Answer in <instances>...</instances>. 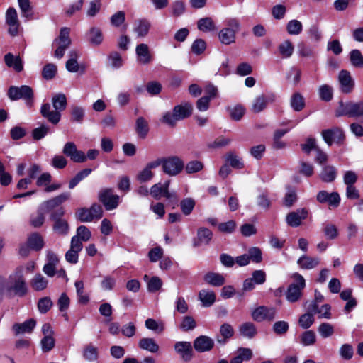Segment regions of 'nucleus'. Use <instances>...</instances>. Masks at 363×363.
<instances>
[{
    "instance_id": "1",
    "label": "nucleus",
    "mask_w": 363,
    "mask_h": 363,
    "mask_svg": "<svg viewBox=\"0 0 363 363\" xmlns=\"http://www.w3.org/2000/svg\"><path fill=\"white\" fill-rule=\"evenodd\" d=\"M28 288L23 274L22 268H18L6 279L0 281V296L11 297L12 294L22 297L26 294Z\"/></svg>"
},
{
    "instance_id": "2",
    "label": "nucleus",
    "mask_w": 363,
    "mask_h": 363,
    "mask_svg": "<svg viewBox=\"0 0 363 363\" xmlns=\"http://www.w3.org/2000/svg\"><path fill=\"white\" fill-rule=\"evenodd\" d=\"M52 104L54 110H51V106L49 103H44L40 107V114L48 122L53 125H57L61 119V112L63 111L67 104L65 94L58 93L52 97Z\"/></svg>"
},
{
    "instance_id": "3",
    "label": "nucleus",
    "mask_w": 363,
    "mask_h": 363,
    "mask_svg": "<svg viewBox=\"0 0 363 363\" xmlns=\"http://www.w3.org/2000/svg\"><path fill=\"white\" fill-rule=\"evenodd\" d=\"M225 27L218 33V39L223 45H228L235 41V35L240 30V23L236 18H230L225 22Z\"/></svg>"
},
{
    "instance_id": "4",
    "label": "nucleus",
    "mask_w": 363,
    "mask_h": 363,
    "mask_svg": "<svg viewBox=\"0 0 363 363\" xmlns=\"http://www.w3.org/2000/svg\"><path fill=\"white\" fill-rule=\"evenodd\" d=\"M336 116H346L350 118L363 117V99L357 101L340 102L336 111Z\"/></svg>"
},
{
    "instance_id": "5",
    "label": "nucleus",
    "mask_w": 363,
    "mask_h": 363,
    "mask_svg": "<svg viewBox=\"0 0 363 363\" xmlns=\"http://www.w3.org/2000/svg\"><path fill=\"white\" fill-rule=\"evenodd\" d=\"M292 277L294 282L288 286L286 298L290 303H295L301 298L302 291L306 286V281L303 277L298 273H294Z\"/></svg>"
},
{
    "instance_id": "6",
    "label": "nucleus",
    "mask_w": 363,
    "mask_h": 363,
    "mask_svg": "<svg viewBox=\"0 0 363 363\" xmlns=\"http://www.w3.org/2000/svg\"><path fill=\"white\" fill-rule=\"evenodd\" d=\"M159 161L162 166L163 172L169 176H176L179 174L184 169L183 161L177 156L158 158L155 160Z\"/></svg>"
},
{
    "instance_id": "7",
    "label": "nucleus",
    "mask_w": 363,
    "mask_h": 363,
    "mask_svg": "<svg viewBox=\"0 0 363 363\" xmlns=\"http://www.w3.org/2000/svg\"><path fill=\"white\" fill-rule=\"evenodd\" d=\"M103 208L98 203H93L89 208H80L76 212V218L81 222L88 223L99 220L103 216Z\"/></svg>"
},
{
    "instance_id": "8",
    "label": "nucleus",
    "mask_w": 363,
    "mask_h": 363,
    "mask_svg": "<svg viewBox=\"0 0 363 363\" xmlns=\"http://www.w3.org/2000/svg\"><path fill=\"white\" fill-rule=\"evenodd\" d=\"M98 199L106 211L116 209L121 202L120 196L113 194V191L111 188L100 190Z\"/></svg>"
},
{
    "instance_id": "9",
    "label": "nucleus",
    "mask_w": 363,
    "mask_h": 363,
    "mask_svg": "<svg viewBox=\"0 0 363 363\" xmlns=\"http://www.w3.org/2000/svg\"><path fill=\"white\" fill-rule=\"evenodd\" d=\"M8 96L12 101L21 99L26 100L27 105L31 106L33 97L32 89L26 85L21 86H11L8 90Z\"/></svg>"
},
{
    "instance_id": "10",
    "label": "nucleus",
    "mask_w": 363,
    "mask_h": 363,
    "mask_svg": "<svg viewBox=\"0 0 363 363\" xmlns=\"http://www.w3.org/2000/svg\"><path fill=\"white\" fill-rule=\"evenodd\" d=\"M277 315V309L274 307H267L260 306L252 311L251 315L252 319L258 323L267 321L271 322L274 320Z\"/></svg>"
},
{
    "instance_id": "11",
    "label": "nucleus",
    "mask_w": 363,
    "mask_h": 363,
    "mask_svg": "<svg viewBox=\"0 0 363 363\" xmlns=\"http://www.w3.org/2000/svg\"><path fill=\"white\" fill-rule=\"evenodd\" d=\"M321 135L325 143L329 146L333 143L342 144L345 139L342 130L337 127L324 130Z\"/></svg>"
},
{
    "instance_id": "12",
    "label": "nucleus",
    "mask_w": 363,
    "mask_h": 363,
    "mask_svg": "<svg viewBox=\"0 0 363 363\" xmlns=\"http://www.w3.org/2000/svg\"><path fill=\"white\" fill-rule=\"evenodd\" d=\"M62 153L76 163H83L86 161L84 152L82 150H78L77 145L73 142H67L65 144Z\"/></svg>"
},
{
    "instance_id": "13",
    "label": "nucleus",
    "mask_w": 363,
    "mask_h": 363,
    "mask_svg": "<svg viewBox=\"0 0 363 363\" xmlns=\"http://www.w3.org/2000/svg\"><path fill=\"white\" fill-rule=\"evenodd\" d=\"M316 200L320 203H327L330 208H335L339 206L341 199L336 191L329 193L327 191L321 190L317 194Z\"/></svg>"
},
{
    "instance_id": "14",
    "label": "nucleus",
    "mask_w": 363,
    "mask_h": 363,
    "mask_svg": "<svg viewBox=\"0 0 363 363\" xmlns=\"http://www.w3.org/2000/svg\"><path fill=\"white\" fill-rule=\"evenodd\" d=\"M70 199V193L69 192H63L49 200L43 201L40 205V211H43L44 212H49L52 210H54L55 208L60 206L66 201Z\"/></svg>"
},
{
    "instance_id": "15",
    "label": "nucleus",
    "mask_w": 363,
    "mask_h": 363,
    "mask_svg": "<svg viewBox=\"0 0 363 363\" xmlns=\"http://www.w3.org/2000/svg\"><path fill=\"white\" fill-rule=\"evenodd\" d=\"M308 216V211L306 208H298L295 211L289 213L286 217L287 225L292 228L300 226L303 220Z\"/></svg>"
},
{
    "instance_id": "16",
    "label": "nucleus",
    "mask_w": 363,
    "mask_h": 363,
    "mask_svg": "<svg viewBox=\"0 0 363 363\" xmlns=\"http://www.w3.org/2000/svg\"><path fill=\"white\" fill-rule=\"evenodd\" d=\"M6 23L9 26L8 32L11 36H16L20 26L16 10L10 7L6 12Z\"/></svg>"
},
{
    "instance_id": "17",
    "label": "nucleus",
    "mask_w": 363,
    "mask_h": 363,
    "mask_svg": "<svg viewBox=\"0 0 363 363\" xmlns=\"http://www.w3.org/2000/svg\"><path fill=\"white\" fill-rule=\"evenodd\" d=\"M169 181L165 182L164 184L158 183L154 184L150 189V194L155 199H160L161 197L171 199L175 197L174 193L169 192Z\"/></svg>"
},
{
    "instance_id": "18",
    "label": "nucleus",
    "mask_w": 363,
    "mask_h": 363,
    "mask_svg": "<svg viewBox=\"0 0 363 363\" xmlns=\"http://www.w3.org/2000/svg\"><path fill=\"white\" fill-rule=\"evenodd\" d=\"M82 249L83 244L78 242L74 238H72L70 248L65 255L66 261L72 264H77L79 260V252Z\"/></svg>"
},
{
    "instance_id": "19",
    "label": "nucleus",
    "mask_w": 363,
    "mask_h": 363,
    "mask_svg": "<svg viewBox=\"0 0 363 363\" xmlns=\"http://www.w3.org/2000/svg\"><path fill=\"white\" fill-rule=\"evenodd\" d=\"M175 352L180 355L183 360L189 362L193 356L192 345L190 342L179 341L174 344Z\"/></svg>"
},
{
    "instance_id": "20",
    "label": "nucleus",
    "mask_w": 363,
    "mask_h": 363,
    "mask_svg": "<svg viewBox=\"0 0 363 363\" xmlns=\"http://www.w3.org/2000/svg\"><path fill=\"white\" fill-rule=\"evenodd\" d=\"M214 346V340L206 335H200L194 341V347L198 352L210 351Z\"/></svg>"
},
{
    "instance_id": "21",
    "label": "nucleus",
    "mask_w": 363,
    "mask_h": 363,
    "mask_svg": "<svg viewBox=\"0 0 363 363\" xmlns=\"http://www.w3.org/2000/svg\"><path fill=\"white\" fill-rule=\"evenodd\" d=\"M338 81L342 92L349 94L352 91L354 83L348 71L345 69L341 70L339 73Z\"/></svg>"
},
{
    "instance_id": "22",
    "label": "nucleus",
    "mask_w": 363,
    "mask_h": 363,
    "mask_svg": "<svg viewBox=\"0 0 363 363\" xmlns=\"http://www.w3.org/2000/svg\"><path fill=\"white\" fill-rule=\"evenodd\" d=\"M276 96L273 94L258 96L252 104V111L254 113L262 111L267 107V104L274 102Z\"/></svg>"
},
{
    "instance_id": "23",
    "label": "nucleus",
    "mask_w": 363,
    "mask_h": 363,
    "mask_svg": "<svg viewBox=\"0 0 363 363\" xmlns=\"http://www.w3.org/2000/svg\"><path fill=\"white\" fill-rule=\"evenodd\" d=\"M137 60L142 65H147L152 61V55L149 47L145 43L138 44L135 48Z\"/></svg>"
},
{
    "instance_id": "24",
    "label": "nucleus",
    "mask_w": 363,
    "mask_h": 363,
    "mask_svg": "<svg viewBox=\"0 0 363 363\" xmlns=\"http://www.w3.org/2000/svg\"><path fill=\"white\" fill-rule=\"evenodd\" d=\"M213 233L205 227L199 228L196 233V238L194 241V245L199 247L201 245H208L212 240Z\"/></svg>"
},
{
    "instance_id": "25",
    "label": "nucleus",
    "mask_w": 363,
    "mask_h": 363,
    "mask_svg": "<svg viewBox=\"0 0 363 363\" xmlns=\"http://www.w3.org/2000/svg\"><path fill=\"white\" fill-rule=\"evenodd\" d=\"M36 326V321L33 318L26 320L21 323H15L13 327V331L15 335H18L24 333H31Z\"/></svg>"
},
{
    "instance_id": "26",
    "label": "nucleus",
    "mask_w": 363,
    "mask_h": 363,
    "mask_svg": "<svg viewBox=\"0 0 363 363\" xmlns=\"http://www.w3.org/2000/svg\"><path fill=\"white\" fill-rule=\"evenodd\" d=\"M337 176V170L333 165L324 164L322 167L319 174L320 180L325 183H331L334 182Z\"/></svg>"
},
{
    "instance_id": "27",
    "label": "nucleus",
    "mask_w": 363,
    "mask_h": 363,
    "mask_svg": "<svg viewBox=\"0 0 363 363\" xmlns=\"http://www.w3.org/2000/svg\"><path fill=\"white\" fill-rule=\"evenodd\" d=\"M159 166H160L159 161L154 160L149 162L146 167L137 175L138 180L140 182H146L151 180L153 177L152 169L157 168Z\"/></svg>"
},
{
    "instance_id": "28",
    "label": "nucleus",
    "mask_w": 363,
    "mask_h": 363,
    "mask_svg": "<svg viewBox=\"0 0 363 363\" xmlns=\"http://www.w3.org/2000/svg\"><path fill=\"white\" fill-rule=\"evenodd\" d=\"M151 27L150 21L145 18L138 19L134 23L133 31L139 38H145Z\"/></svg>"
},
{
    "instance_id": "29",
    "label": "nucleus",
    "mask_w": 363,
    "mask_h": 363,
    "mask_svg": "<svg viewBox=\"0 0 363 363\" xmlns=\"http://www.w3.org/2000/svg\"><path fill=\"white\" fill-rule=\"evenodd\" d=\"M4 62L8 67L13 69L16 72H20L23 69V63L21 58L11 52L4 55Z\"/></svg>"
},
{
    "instance_id": "30",
    "label": "nucleus",
    "mask_w": 363,
    "mask_h": 363,
    "mask_svg": "<svg viewBox=\"0 0 363 363\" xmlns=\"http://www.w3.org/2000/svg\"><path fill=\"white\" fill-rule=\"evenodd\" d=\"M78 54L76 51L69 52V59L66 62V69L69 72H85V66L79 65L77 62Z\"/></svg>"
},
{
    "instance_id": "31",
    "label": "nucleus",
    "mask_w": 363,
    "mask_h": 363,
    "mask_svg": "<svg viewBox=\"0 0 363 363\" xmlns=\"http://www.w3.org/2000/svg\"><path fill=\"white\" fill-rule=\"evenodd\" d=\"M238 331L241 336L247 339H252L257 334V327L252 322H245L241 324L238 328Z\"/></svg>"
},
{
    "instance_id": "32",
    "label": "nucleus",
    "mask_w": 363,
    "mask_h": 363,
    "mask_svg": "<svg viewBox=\"0 0 363 363\" xmlns=\"http://www.w3.org/2000/svg\"><path fill=\"white\" fill-rule=\"evenodd\" d=\"M88 41L93 45L97 46L102 43L104 35L101 28L99 27H91L86 33Z\"/></svg>"
},
{
    "instance_id": "33",
    "label": "nucleus",
    "mask_w": 363,
    "mask_h": 363,
    "mask_svg": "<svg viewBox=\"0 0 363 363\" xmlns=\"http://www.w3.org/2000/svg\"><path fill=\"white\" fill-rule=\"evenodd\" d=\"M297 263L302 269H311L319 264L320 258L303 255L298 259Z\"/></svg>"
},
{
    "instance_id": "34",
    "label": "nucleus",
    "mask_w": 363,
    "mask_h": 363,
    "mask_svg": "<svg viewBox=\"0 0 363 363\" xmlns=\"http://www.w3.org/2000/svg\"><path fill=\"white\" fill-rule=\"evenodd\" d=\"M199 299L203 307H210L216 301V295L212 291L203 289L199 291Z\"/></svg>"
},
{
    "instance_id": "35",
    "label": "nucleus",
    "mask_w": 363,
    "mask_h": 363,
    "mask_svg": "<svg viewBox=\"0 0 363 363\" xmlns=\"http://www.w3.org/2000/svg\"><path fill=\"white\" fill-rule=\"evenodd\" d=\"M138 346L140 349L155 353L159 350V346L156 341L151 337H143L140 340Z\"/></svg>"
},
{
    "instance_id": "36",
    "label": "nucleus",
    "mask_w": 363,
    "mask_h": 363,
    "mask_svg": "<svg viewBox=\"0 0 363 363\" xmlns=\"http://www.w3.org/2000/svg\"><path fill=\"white\" fill-rule=\"evenodd\" d=\"M30 285L33 290L41 291L48 287V280L41 274H36L31 279Z\"/></svg>"
},
{
    "instance_id": "37",
    "label": "nucleus",
    "mask_w": 363,
    "mask_h": 363,
    "mask_svg": "<svg viewBox=\"0 0 363 363\" xmlns=\"http://www.w3.org/2000/svg\"><path fill=\"white\" fill-rule=\"evenodd\" d=\"M28 245L33 250L39 251L44 246L43 237L38 233L31 234L28 238Z\"/></svg>"
},
{
    "instance_id": "38",
    "label": "nucleus",
    "mask_w": 363,
    "mask_h": 363,
    "mask_svg": "<svg viewBox=\"0 0 363 363\" xmlns=\"http://www.w3.org/2000/svg\"><path fill=\"white\" fill-rule=\"evenodd\" d=\"M173 111L177 114L178 118L182 120L191 116L192 113V105L189 103L177 105L174 107Z\"/></svg>"
},
{
    "instance_id": "39",
    "label": "nucleus",
    "mask_w": 363,
    "mask_h": 363,
    "mask_svg": "<svg viewBox=\"0 0 363 363\" xmlns=\"http://www.w3.org/2000/svg\"><path fill=\"white\" fill-rule=\"evenodd\" d=\"M203 279L213 286H220L225 283L224 277L218 273L208 272L205 274Z\"/></svg>"
},
{
    "instance_id": "40",
    "label": "nucleus",
    "mask_w": 363,
    "mask_h": 363,
    "mask_svg": "<svg viewBox=\"0 0 363 363\" xmlns=\"http://www.w3.org/2000/svg\"><path fill=\"white\" fill-rule=\"evenodd\" d=\"M55 42L58 43V46L67 50L71 43V40L69 38V28H61L60 36L57 39L55 40Z\"/></svg>"
},
{
    "instance_id": "41",
    "label": "nucleus",
    "mask_w": 363,
    "mask_h": 363,
    "mask_svg": "<svg viewBox=\"0 0 363 363\" xmlns=\"http://www.w3.org/2000/svg\"><path fill=\"white\" fill-rule=\"evenodd\" d=\"M198 29L202 32L208 33L216 29L215 23L210 17L202 18L197 22Z\"/></svg>"
},
{
    "instance_id": "42",
    "label": "nucleus",
    "mask_w": 363,
    "mask_h": 363,
    "mask_svg": "<svg viewBox=\"0 0 363 363\" xmlns=\"http://www.w3.org/2000/svg\"><path fill=\"white\" fill-rule=\"evenodd\" d=\"M294 46L292 43L286 40L279 45V52L283 58H289L294 53Z\"/></svg>"
},
{
    "instance_id": "43",
    "label": "nucleus",
    "mask_w": 363,
    "mask_h": 363,
    "mask_svg": "<svg viewBox=\"0 0 363 363\" xmlns=\"http://www.w3.org/2000/svg\"><path fill=\"white\" fill-rule=\"evenodd\" d=\"M52 229L60 235H66L69 230V225L65 219L53 221Z\"/></svg>"
},
{
    "instance_id": "44",
    "label": "nucleus",
    "mask_w": 363,
    "mask_h": 363,
    "mask_svg": "<svg viewBox=\"0 0 363 363\" xmlns=\"http://www.w3.org/2000/svg\"><path fill=\"white\" fill-rule=\"evenodd\" d=\"M82 353L84 358L89 362H94L99 357L98 348L92 344L86 345Z\"/></svg>"
},
{
    "instance_id": "45",
    "label": "nucleus",
    "mask_w": 363,
    "mask_h": 363,
    "mask_svg": "<svg viewBox=\"0 0 363 363\" xmlns=\"http://www.w3.org/2000/svg\"><path fill=\"white\" fill-rule=\"evenodd\" d=\"M135 130L141 138H145L149 131L147 121L143 117H139L136 120Z\"/></svg>"
},
{
    "instance_id": "46",
    "label": "nucleus",
    "mask_w": 363,
    "mask_h": 363,
    "mask_svg": "<svg viewBox=\"0 0 363 363\" xmlns=\"http://www.w3.org/2000/svg\"><path fill=\"white\" fill-rule=\"evenodd\" d=\"M179 206L183 214L189 216L193 211L196 206V201L191 197L184 198L180 201Z\"/></svg>"
},
{
    "instance_id": "47",
    "label": "nucleus",
    "mask_w": 363,
    "mask_h": 363,
    "mask_svg": "<svg viewBox=\"0 0 363 363\" xmlns=\"http://www.w3.org/2000/svg\"><path fill=\"white\" fill-rule=\"evenodd\" d=\"M91 237V233L89 229L85 225H80L77 229V234L72 238H74L78 242L82 243V242L89 241Z\"/></svg>"
},
{
    "instance_id": "48",
    "label": "nucleus",
    "mask_w": 363,
    "mask_h": 363,
    "mask_svg": "<svg viewBox=\"0 0 363 363\" xmlns=\"http://www.w3.org/2000/svg\"><path fill=\"white\" fill-rule=\"evenodd\" d=\"M92 172L91 169L86 168L79 172L69 182V188L74 189L81 181L87 177Z\"/></svg>"
},
{
    "instance_id": "49",
    "label": "nucleus",
    "mask_w": 363,
    "mask_h": 363,
    "mask_svg": "<svg viewBox=\"0 0 363 363\" xmlns=\"http://www.w3.org/2000/svg\"><path fill=\"white\" fill-rule=\"evenodd\" d=\"M74 286L76 288V292L78 298V301L82 304H86L89 301V296L88 294L84 293V282L82 280L75 281Z\"/></svg>"
},
{
    "instance_id": "50",
    "label": "nucleus",
    "mask_w": 363,
    "mask_h": 363,
    "mask_svg": "<svg viewBox=\"0 0 363 363\" xmlns=\"http://www.w3.org/2000/svg\"><path fill=\"white\" fill-rule=\"evenodd\" d=\"M85 116L84 108L79 106H74L71 108V120L77 123H82Z\"/></svg>"
},
{
    "instance_id": "51",
    "label": "nucleus",
    "mask_w": 363,
    "mask_h": 363,
    "mask_svg": "<svg viewBox=\"0 0 363 363\" xmlns=\"http://www.w3.org/2000/svg\"><path fill=\"white\" fill-rule=\"evenodd\" d=\"M315 341L316 336L313 330H306L300 336V342L304 347L313 345Z\"/></svg>"
},
{
    "instance_id": "52",
    "label": "nucleus",
    "mask_w": 363,
    "mask_h": 363,
    "mask_svg": "<svg viewBox=\"0 0 363 363\" xmlns=\"http://www.w3.org/2000/svg\"><path fill=\"white\" fill-rule=\"evenodd\" d=\"M305 106L304 99L300 93H295L291 98V106L295 111H301Z\"/></svg>"
},
{
    "instance_id": "53",
    "label": "nucleus",
    "mask_w": 363,
    "mask_h": 363,
    "mask_svg": "<svg viewBox=\"0 0 363 363\" xmlns=\"http://www.w3.org/2000/svg\"><path fill=\"white\" fill-rule=\"evenodd\" d=\"M302 23L296 19L289 21L286 25V30L290 35H297L302 32Z\"/></svg>"
},
{
    "instance_id": "54",
    "label": "nucleus",
    "mask_w": 363,
    "mask_h": 363,
    "mask_svg": "<svg viewBox=\"0 0 363 363\" xmlns=\"http://www.w3.org/2000/svg\"><path fill=\"white\" fill-rule=\"evenodd\" d=\"M220 333L223 339H218V342L221 344H225L226 340L230 338L234 334L233 327L228 323H224L220 326Z\"/></svg>"
},
{
    "instance_id": "55",
    "label": "nucleus",
    "mask_w": 363,
    "mask_h": 363,
    "mask_svg": "<svg viewBox=\"0 0 363 363\" xmlns=\"http://www.w3.org/2000/svg\"><path fill=\"white\" fill-rule=\"evenodd\" d=\"M257 205L261 209L267 211L271 206V201L269 198V195L266 191H261L257 197Z\"/></svg>"
},
{
    "instance_id": "56",
    "label": "nucleus",
    "mask_w": 363,
    "mask_h": 363,
    "mask_svg": "<svg viewBox=\"0 0 363 363\" xmlns=\"http://www.w3.org/2000/svg\"><path fill=\"white\" fill-rule=\"evenodd\" d=\"M225 160L233 168L242 169L244 164L242 160L233 152H229L225 156Z\"/></svg>"
},
{
    "instance_id": "57",
    "label": "nucleus",
    "mask_w": 363,
    "mask_h": 363,
    "mask_svg": "<svg viewBox=\"0 0 363 363\" xmlns=\"http://www.w3.org/2000/svg\"><path fill=\"white\" fill-rule=\"evenodd\" d=\"M22 16L29 20L32 18V7L29 0H18Z\"/></svg>"
},
{
    "instance_id": "58",
    "label": "nucleus",
    "mask_w": 363,
    "mask_h": 363,
    "mask_svg": "<svg viewBox=\"0 0 363 363\" xmlns=\"http://www.w3.org/2000/svg\"><path fill=\"white\" fill-rule=\"evenodd\" d=\"M351 64L355 67H363V55L357 49H354L350 52Z\"/></svg>"
},
{
    "instance_id": "59",
    "label": "nucleus",
    "mask_w": 363,
    "mask_h": 363,
    "mask_svg": "<svg viewBox=\"0 0 363 363\" xmlns=\"http://www.w3.org/2000/svg\"><path fill=\"white\" fill-rule=\"evenodd\" d=\"M162 279L157 276H154L148 280L147 289L150 293H155L162 288Z\"/></svg>"
},
{
    "instance_id": "60",
    "label": "nucleus",
    "mask_w": 363,
    "mask_h": 363,
    "mask_svg": "<svg viewBox=\"0 0 363 363\" xmlns=\"http://www.w3.org/2000/svg\"><path fill=\"white\" fill-rule=\"evenodd\" d=\"M53 303L48 296H45L38 300V309L42 314L46 313L52 308Z\"/></svg>"
},
{
    "instance_id": "61",
    "label": "nucleus",
    "mask_w": 363,
    "mask_h": 363,
    "mask_svg": "<svg viewBox=\"0 0 363 363\" xmlns=\"http://www.w3.org/2000/svg\"><path fill=\"white\" fill-rule=\"evenodd\" d=\"M50 128L45 124H42L40 126L35 128L32 131V136L34 140H39L45 138L49 133Z\"/></svg>"
},
{
    "instance_id": "62",
    "label": "nucleus",
    "mask_w": 363,
    "mask_h": 363,
    "mask_svg": "<svg viewBox=\"0 0 363 363\" xmlns=\"http://www.w3.org/2000/svg\"><path fill=\"white\" fill-rule=\"evenodd\" d=\"M55 340L53 335L43 336L40 340V347L43 352H48L55 347Z\"/></svg>"
},
{
    "instance_id": "63",
    "label": "nucleus",
    "mask_w": 363,
    "mask_h": 363,
    "mask_svg": "<svg viewBox=\"0 0 363 363\" xmlns=\"http://www.w3.org/2000/svg\"><path fill=\"white\" fill-rule=\"evenodd\" d=\"M320 98L325 101H330L333 99V89L328 84L321 85L318 89Z\"/></svg>"
},
{
    "instance_id": "64",
    "label": "nucleus",
    "mask_w": 363,
    "mask_h": 363,
    "mask_svg": "<svg viewBox=\"0 0 363 363\" xmlns=\"http://www.w3.org/2000/svg\"><path fill=\"white\" fill-rule=\"evenodd\" d=\"M57 73V67L52 63L47 64L44 66L42 71V76L46 80L53 79Z\"/></svg>"
}]
</instances>
